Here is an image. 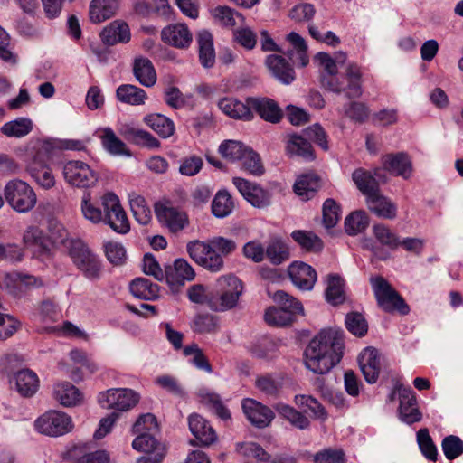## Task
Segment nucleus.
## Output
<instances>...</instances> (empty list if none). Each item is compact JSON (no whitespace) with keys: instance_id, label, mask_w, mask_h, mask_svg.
Wrapping results in <instances>:
<instances>
[{"instance_id":"1","label":"nucleus","mask_w":463,"mask_h":463,"mask_svg":"<svg viewBox=\"0 0 463 463\" xmlns=\"http://www.w3.org/2000/svg\"><path fill=\"white\" fill-rule=\"evenodd\" d=\"M344 340L333 329L321 330L308 344L304 354L306 367L317 374H326L341 360Z\"/></svg>"},{"instance_id":"2","label":"nucleus","mask_w":463,"mask_h":463,"mask_svg":"<svg viewBox=\"0 0 463 463\" xmlns=\"http://www.w3.org/2000/svg\"><path fill=\"white\" fill-rule=\"evenodd\" d=\"M83 217L93 224L104 223L115 232L126 234L130 230V223L119 198L111 192L100 196L99 204L91 201L89 192L83 194L80 202Z\"/></svg>"},{"instance_id":"3","label":"nucleus","mask_w":463,"mask_h":463,"mask_svg":"<svg viewBox=\"0 0 463 463\" xmlns=\"http://www.w3.org/2000/svg\"><path fill=\"white\" fill-rule=\"evenodd\" d=\"M315 61L324 70L320 77L323 88L337 94L344 93L350 99L362 96V71L357 64L349 63L346 66L345 79L348 83L345 85L338 77L335 61L328 53L323 52L317 53Z\"/></svg>"},{"instance_id":"4","label":"nucleus","mask_w":463,"mask_h":463,"mask_svg":"<svg viewBox=\"0 0 463 463\" xmlns=\"http://www.w3.org/2000/svg\"><path fill=\"white\" fill-rule=\"evenodd\" d=\"M237 248L233 240L213 237L207 241L194 240L186 245L190 258L199 266L211 272H220L224 268V258Z\"/></svg>"},{"instance_id":"5","label":"nucleus","mask_w":463,"mask_h":463,"mask_svg":"<svg viewBox=\"0 0 463 463\" xmlns=\"http://www.w3.org/2000/svg\"><path fill=\"white\" fill-rule=\"evenodd\" d=\"M216 294L207 301L209 307L216 312L234 308L242 295V282L233 274L220 276L215 282Z\"/></svg>"},{"instance_id":"6","label":"nucleus","mask_w":463,"mask_h":463,"mask_svg":"<svg viewBox=\"0 0 463 463\" xmlns=\"http://www.w3.org/2000/svg\"><path fill=\"white\" fill-rule=\"evenodd\" d=\"M52 149V146L49 141H38L33 146L35 154L26 167L31 177L43 189H50L55 184L52 171L46 164Z\"/></svg>"},{"instance_id":"7","label":"nucleus","mask_w":463,"mask_h":463,"mask_svg":"<svg viewBox=\"0 0 463 463\" xmlns=\"http://www.w3.org/2000/svg\"><path fill=\"white\" fill-rule=\"evenodd\" d=\"M67 250L72 262L87 279L91 280L99 279L101 273L100 261L83 241L71 239L68 242Z\"/></svg>"},{"instance_id":"8","label":"nucleus","mask_w":463,"mask_h":463,"mask_svg":"<svg viewBox=\"0 0 463 463\" xmlns=\"http://www.w3.org/2000/svg\"><path fill=\"white\" fill-rule=\"evenodd\" d=\"M370 283L377 303L383 311L388 313L397 311L402 315L409 313V306L383 277H372Z\"/></svg>"},{"instance_id":"9","label":"nucleus","mask_w":463,"mask_h":463,"mask_svg":"<svg viewBox=\"0 0 463 463\" xmlns=\"http://www.w3.org/2000/svg\"><path fill=\"white\" fill-rule=\"evenodd\" d=\"M8 204L18 213H27L36 204L37 197L33 189L20 179L9 181L4 189Z\"/></svg>"},{"instance_id":"10","label":"nucleus","mask_w":463,"mask_h":463,"mask_svg":"<svg viewBox=\"0 0 463 463\" xmlns=\"http://www.w3.org/2000/svg\"><path fill=\"white\" fill-rule=\"evenodd\" d=\"M140 395L128 388H112L99 393L98 402L105 410L127 411L139 402Z\"/></svg>"},{"instance_id":"11","label":"nucleus","mask_w":463,"mask_h":463,"mask_svg":"<svg viewBox=\"0 0 463 463\" xmlns=\"http://www.w3.org/2000/svg\"><path fill=\"white\" fill-rule=\"evenodd\" d=\"M35 430L49 437H59L73 429L71 418L64 412L49 411L34 421Z\"/></svg>"},{"instance_id":"12","label":"nucleus","mask_w":463,"mask_h":463,"mask_svg":"<svg viewBox=\"0 0 463 463\" xmlns=\"http://www.w3.org/2000/svg\"><path fill=\"white\" fill-rule=\"evenodd\" d=\"M154 210L158 222L172 233H178L189 225L186 213L175 207L168 200L156 202Z\"/></svg>"},{"instance_id":"13","label":"nucleus","mask_w":463,"mask_h":463,"mask_svg":"<svg viewBox=\"0 0 463 463\" xmlns=\"http://www.w3.org/2000/svg\"><path fill=\"white\" fill-rule=\"evenodd\" d=\"M156 416L146 413V463H164L168 453L167 444L162 440Z\"/></svg>"},{"instance_id":"14","label":"nucleus","mask_w":463,"mask_h":463,"mask_svg":"<svg viewBox=\"0 0 463 463\" xmlns=\"http://www.w3.org/2000/svg\"><path fill=\"white\" fill-rule=\"evenodd\" d=\"M67 183L76 187H90L98 182L99 175L82 161L72 160L63 165Z\"/></svg>"},{"instance_id":"15","label":"nucleus","mask_w":463,"mask_h":463,"mask_svg":"<svg viewBox=\"0 0 463 463\" xmlns=\"http://www.w3.org/2000/svg\"><path fill=\"white\" fill-rule=\"evenodd\" d=\"M352 179L365 199L380 191V184L387 182V177L381 167L374 168L373 172L358 168L352 174Z\"/></svg>"},{"instance_id":"16","label":"nucleus","mask_w":463,"mask_h":463,"mask_svg":"<svg viewBox=\"0 0 463 463\" xmlns=\"http://www.w3.org/2000/svg\"><path fill=\"white\" fill-rule=\"evenodd\" d=\"M233 184L243 198L256 208H265L271 203L270 194L255 183L241 177H234Z\"/></svg>"},{"instance_id":"17","label":"nucleus","mask_w":463,"mask_h":463,"mask_svg":"<svg viewBox=\"0 0 463 463\" xmlns=\"http://www.w3.org/2000/svg\"><path fill=\"white\" fill-rule=\"evenodd\" d=\"M288 272L291 282L301 290H311L317 279L316 270L302 261L290 264Z\"/></svg>"},{"instance_id":"18","label":"nucleus","mask_w":463,"mask_h":463,"mask_svg":"<svg viewBox=\"0 0 463 463\" xmlns=\"http://www.w3.org/2000/svg\"><path fill=\"white\" fill-rule=\"evenodd\" d=\"M161 40L178 49L188 48L193 41V34L185 24H174L161 31Z\"/></svg>"},{"instance_id":"19","label":"nucleus","mask_w":463,"mask_h":463,"mask_svg":"<svg viewBox=\"0 0 463 463\" xmlns=\"http://www.w3.org/2000/svg\"><path fill=\"white\" fill-rule=\"evenodd\" d=\"M241 406L247 419L258 428L267 427L274 418L269 407L253 399H244Z\"/></svg>"},{"instance_id":"20","label":"nucleus","mask_w":463,"mask_h":463,"mask_svg":"<svg viewBox=\"0 0 463 463\" xmlns=\"http://www.w3.org/2000/svg\"><path fill=\"white\" fill-rule=\"evenodd\" d=\"M358 363L361 372L369 383H376L381 371L380 354L373 347H366L359 354Z\"/></svg>"},{"instance_id":"21","label":"nucleus","mask_w":463,"mask_h":463,"mask_svg":"<svg viewBox=\"0 0 463 463\" xmlns=\"http://www.w3.org/2000/svg\"><path fill=\"white\" fill-rule=\"evenodd\" d=\"M248 104L267 122L276 124L283 117V112L278 103L269 98H249Z\"/></svg>"},{"instance_id":"22","label":"nucleus","mask_w":463,"mask_h":463,"mask_svg":"<svg viewBox=\"0 0 463 463\" xmlns=\"http://www.w3.org/2000/svg\"><path fill=\"white\" fill-rule=\"evenodd\" d=\"M400 397V418L407 424L418 422L421 414L417 408L414 392L411 388H398Z\"/></svg>"},{"instance_id":"23","label":"nucleus","mask_w":463,"mask_h":463,"mask_svg":"<svg viewBox=\"0 0 463 463\" xmlns=\"http://www.w3.org/2000/svg\"><path fill=\"white\" fill-rule=\"evenodd\" d=\"M382 170L407 179L412 172L411 162L405 153L388 154L382 157Z\"/></svg>"},{"instance_id":"24","label":"nucleus","mask_w":463,"mask_h":463,"mask_svg":"<svg viewBox=\"0 0 463 463\" xmlns=\"http://www.w3.org/2000/svg\"><path fill=\"white\" fill-rule=\"evenodd\" d=\"M365 202L369 211L379 218L393 220L397 217V204L380 191L366 198Z\"/></svg>"},{"instance_id":"25","label":"nucleus","mask_w":463,"mask_h":463,"mask_svg":"<svg viewBox=\"0 0 463 463\" xmlns=\"http://www.w3.org/2000/svg\"><path fill=\"white\" fill-rule=\"evenodd\" d=\"M190 431L201 445L209 446L216 441L217 435L209 422L199 414L188 418Z\"/></svg>"},{"instance_id":"26","label":"nucleus","mask_w":463,"mask_h":463,"mask_svg":"<svg viewBox=\"0 0 463 463\" xmlns=\"http://www.w3.org/2000/svg\"><path fill=\"white\" fill-rule=\"evenodd\" d=\"M265 64L271 75L279 82L288 85L295 80L293 68L282 56L276 54L268 55Z\"/></svg>"},{"instance_id":"27","label":"nucleus","mask_w":463,"mask_h":463,"mask_svg":"<svg viewBox=\"0 0 463 463\" xmlns=\"http://www.w3.org/2000/svg\"><path fill=\"white\" fill-rule=\"evenodd\" d=\"M196 42L198 45V58L200 64L204 69L213 68L215 64L216 53L212 33L206 30L198 32L196 35Z\"/></svg>"},{"instance_id":"28","label":"nucleus","mask_w":463,"mask_h":463,"mask_svg":"<svg viewBox=\"0 0 463 463\" xmlns=\"http://www.w3.org/2000/svg\"><path fill=\"white\" fill-rule=\"evenodd\" d=\"M100 139L104 150L113 156H130L131 153L127 145L116 135L114 130L109 128H101L99 129Z\"/></svg>"},{"instance_id":"29","label":"nucleus","mask_w":463,"mask_h":463,"mask_svg":"<svg viewBox=\"0 0 463 463\" xmlns=\"http://www.w3.org/2000/svg\"><path fill=\"white\" fill-rule=\"evenodd\" d=\"M100 37L105 44L110 46L119 43H128L130 40L129 27L122 21H113L104 27Z\"/></svg>"},{"instance_id":"30","label":"nucleus","mask_w":463,"mask_h":463,"mask_svg":"<svg viewBox=\"0 0 463 463\" xmlns=\"http://www.w3.org/2000/svg\"><path fill=\"white\" fill-rule=\"evenodd\" d=\"M118 9V0H91L90 19L94 24L102 23L114 16Z\"/></svg>"},{"instance_id":"31","label":"nucleus","mask_w":463,"mask_h":463,"mask_svg":"<svg viewBox=\"0 0 463 463\" xmlns=\"http://www.w3.org/2000/svg\"><path fill=\"white\" fill-rule=\"evenodd\" d=\"M219 109L230 118L250 120L253 118L250 106L233 98H223L218 102Z\"/></svg>"},{"instance_id":"32","label":"nucleus","mask_w":463,"mask_h":463,"mask_svg":"<svg viewBox=\"0 0 463 463\" xmlns=\"http://www.w3.org/2000/svg\"><path fill=\"white\" fill-rule=\"evenodd\" d=\"M53 396L64 407L75 406L82 398L79 389L68 382L56 383L53 386Z\"/></svg>"},{"instance_id":"33","label":"nucleus","mask_w":463,"mask_h":463,"mask_svg":"<svg viewBox=\"0 0 463 463\" xmlns=\"http://www.w3.org/2000/svg\"><path fill=\"white\" fill-rule=\"evenodd\" d=\"M14 381L17 392L24 397L33 396L39 387L37 374L29 369L18 371L14 376Z\"/></svg>"},{"instance_id":"34","label":"nucleus","mask_w":463,"mask_h":463,"mask_svg":"<svg viewBox=\"0 0 463 463\" xmlns=\"http://www.w3.org/2000/svg\"><path fill=\"white\" fill-rule=\"evenodd\" d=\"M195 272L189 262L184 259H177L174 262L173 269L167 275V280L173 285H184L186 281L194 279Z\"/></svg>"},{"instance_id":"35","label":"nucleus","mask_w":463,"mask_h":463,"mask_svg":"<svg viewBox=\"0 0 463 463\" xmlns=\"http://www.w3.org/2000/svg\"><path fill=\"white\" fill-rule=\"evenodd\" d=\"M286 150L288 154L301 156L306 160H312L315 157L309 142L297 134L287 135Z\"/></svg>"},{"instance_id":"36","label":"nucleus","mask_w":463,"mask_h":463,"mask_svg":"<svg viewBox=\"0 0 463 463\" xmlns=\"http://www.w3.org/2000/svg\"><path fill=\"white\" fill-rule=\"evenodd\" d=\"M320 186L318 176L313 173L300 175L295 184L294 192L303 200L310 199Z\"/></svg>"},{"instance_id":"37","label":"nucleus","mask_w":463,"mask_h":463,"mask_svg":"<svg viewBox=\"0 0 463 463\" xmlns=\"http://www.w3.org/2000/svg\"><path fill=\"white\" fill-rule=\"evenodd\" d=\"M375 240L390 250H395L400 247V237L387 225L374 224L372 228Z\"/></svg>"},{"instance_id":"38","label":"nucleus","mask_w":463,"mask_h":463,"mask_svg":"<svg viewBox=\"0 0 463 463\" xmlns=\"http://www.w3.org/2000/svg\"><path fill=\"white\" fill-rule=\"evenodd\" d=\"M287 40L290 43L293 50L290 53L291 59L295 63L301 67L307 65L309 59L307 53V46L304 38L298 33L291 32L287 36Z\"/></svg>"},{"instance_id":"39","label":"nucleus","mask_w":463,"mask_h":463,"mask_svg":"<svg viewBox=\"0 0 463 463\" xmlns=\"http://www.w3.org/2000/svg\"><path fill=\"white\" fill-rule=\"evenodd\" d=\"M326 284V300L333 305L343 303L345 300L344 279L337 274H330L327 276Z\"/></svg>"},{"instance_id":"40","label":"nucleus","mask_w":463,"mask_h":463,"mask_svg":"<svg viewBox=\"0 0 463 463\" xmlns=\"http://www.w3.org/2000/svg\"><path fill=\"white\" fill-rule=\"evenodd\" d=\"M116 96L120 102L133 106L143 104L145 100L144 90L131 84L118 87Z\"/></svg>"},{"instance_id":"41","label":"nucleus","mask_w":463,"mask_h":463,"mask_svg":"<svg viewBox=\"0 0 463 463\" xmlns=\"http://www.w3.org/2000/svg\"><path fill=\"white\" fill-rule=\"evenodd\" d=\"M291 237L302 249L307 251H320L324 246L322 240L312 232L294 231Z\"/></svg>"},{"instance_id":"42","label":"nucleus","mask_w":463,"mask_h":463,"mask_svg":"<svg viewBox=\"0 0 463 463\" xmlns=\"http://www.w3.org/2000/svg\"><path fill=\"white\" fill-rule=\"evenodd\" d=\"M369 225V218L364 211H355L345 220V229L348 235L354 236L364 232Z\"/></svg>"},{"instance_id":"43","label":"nucleus","mask_w":463,"mask_h":463,"mask_svg":"<svg viewBox=\"0 0 463 463\" xmlns=\"http://www.w3.org/2000/svg\"><path fill=\"white\" fill-rule=\"evenodd\" d=\"M278 413L288 420L292 426L299 430H305L309 426L308 419L293 407L280 403L276 407Z\"/></svg>"},{"instance_id":"44","label":"nucleus","mask_w":463,"mask_h":463,"mask_svg":"<svg viewBox=\"0 0 463 463\" xmlns=\"http://www.w3.org/2000/svg\"><path fill=\"white\" fill-rule=\"evenodd\" d=\"M32 121L26 118H19L3 125L1 131L7 137H22L31 132Z\"/></svg>"},{"instance_id":"45","label":"nucleus","mask_w":463,"mask_h":463,"mask_svg":"<svg viewBox=\"0 0 463 463\" xmlns=\"http://www.w3.org/2000/svg\"><path fill=\"white\" fill-rule=\"evenodd\" d=\"M146 125L164 138L169 137L175 131L174 123L161 114H152L147 116Z\"/></svg>"},{"instance_id":"46","label":"nucleus","mask_w":463,"mask_h":463,"mask_svg":"<svg viewBox=\"0 0 463 463\" xmlns=\"http://www.w3.org/2000/svg\"><path fill=\"white\" fill-rule=\"evenodd\" d=\"M184 354L190 357L189 362L197 369L208 373H213L212 365L198 345L193 344L185 346L184 348Z\"/></svg>"},{"instance_id":"47","label":"nucleus","mask_w":463,"mask_h":463,"mask_svg":"<svg viewBox=\"0 0 463 463\" xmlns=\"http://www.w3.org/2000/svg\"><path fill=\"white\" fill-rule=\"evenodd\" d=\"M417 443L422 455L430 461H437L438 449L434 444L428 429H420L417 432Z\"/></svg>"},{"instance_id":"48","label":"nucleus","mask_w":463,"mask_h":463,"mask_svg":"<svg viewBox=\"0 0 463 463\" xmlns=\"http://www.w3.org/2000/svg\"><path fill=\"white\" fill-rule=\"evenodd\" d=\"M295 403L298 407L306 408L305 412L309 411L316 419L325 420L326 418L325 408L312 396L303 394L296 395Z\"/></svg>"},{"instance_id":"49","label":"nucleus","mask_w":463,"mask_h":463,"mask_svg":"<svg viewBox=\"0 0 463 463\" xmlns=\"http://www.w3.org/2000/svg\"><path fill=\"white\" fill-rule=\"evenodd\" d=\"M234 207L232 196L226 191L216 194L213 203L212 212L214 216L223 218L229 215Z\"/></svg>"},{"instance_id":"50","label":"nucleus","mask_w":463,"mask_h":463,"mask_svg":"<svg viewBox=\"0 0 463 463\" xmlns=\"http://www.w3.org/2000/svg\"><path fill=\"white\" fill-rule=\"evenodd\" d=\"M273 298L280 305V307L288 311L293 318L296 315H300L304 312L302 304L285 291L279 290L275 292Z\"/></svg>"},{"instance_id":"51","label":"nucleus","mask_w":463,"mask_h":463,"mask_svg":"<svg viewBox=\"0 0 463 463\" xmlns=\"http://www.w3.org/2000/svg\"><path fill=\"white\" fill-rule=\"evenodd\" d=\"M265 255L273 265H279L288 260L289 250L285 243L276 240L269 243Z\"/></svg>"},{"instance_id":"52","label":"nucleus","mask_w":463,"mask_h":463,"mask_svg":"<svg viewBox=\"0 0 463 463\" xmlns=\"http://www.w3.org/2000/svg\"><path fill=\"white\" fill-rule=\"evenodd\" d=\"M340 206L339 204L331 198L326 199L322 207L323 213V225L326 229H331L335 227L340 219Z\"/></svg>"},{"instance_id":"53","label":"nucleus","mask_w":463,"mask_h":463,"mask_svg":"<svg viewBox=\"0 0 463 463\" xmlns=\"http://www.w3.org/2000/svg\"><path fill=\"white\" fill-rule=\"evenodd\" d=\"M213 17L218 20L223 26L232 27L237 24L238 21H243V16L228 6H217L213 9Z\"/></svg>"},{"instance_id":"54","label":"nucleus","mask_w":463,"mask_h":463,"mask_svg":"<svg viewBox=\"0 0 463 463\" xmlns=\"http://www.w3.org/2000/svg\"><path fill=\"white\" fill-rule=\"evenodd\" d=\"M48 237L54 245H64L66 249L71 241L64 225L55 219L48 222Z\"/></svg>"},{"instance_id":"55","label":"nucleus","mask_w":463,"mask_h":463,"mask_svg":"<svg viewBox=\"0 0 463 463\" xmlns=\"http://www.w3.org/2000/svg\"><path fill=\"white\" fill-rule=\"evenodd\" d=\"M441 449L448 460H453L463 454V440L456 435H449L441 441Z\"/></svg>"},{"instance_id":"56","label":"nucleus","mask_w":463,"mask_h":463,"mask_svg":"<svg viewBox=\"0 0 463 463\" xmlns=\"http://www.w3.org/2000/svg\"><path fill=\"white\" fill-rule=\"evenodd\" d=\"M247 146L241 142L235 140H225L219 146L220 154L231 161H240Z\"/></svg>"},{"instance_id":"57","label":"nucleus","mask_w":463,"mask_h":463,"mask_svg":"<svg viewBox=\"0 0 463 463\" xmlns=\"http://www.w3.org/2000/svg\"><path fill=\"white\" fill-rule=\"evenodd\" d=\"M345 326L350 333L360 337L365 335L368 331L367 321L362 314L357 312L346 315Z\"/></svg>"},{"instance_id":"58","label":"nucleus","mask_w":463,"mask_h":463,"mask_svg":"<svg viewBox=\"0 0 463 463\" xmlns=\"http://www.w3.org/2000/svg\"><path fill=\"white\" fill-rule=\"evenodd\" d=\"M316 14V8L312 4L300 3L293 6L288 17L296 23H309L312 21Z\"/></svg>"},{"instance_id":"59","label":"nucleus","mask_w":463,"mask_h":463,"mask_svg":"<svg viewBox=\"0 0 463 463\" xmlns=\"http://www.w3.org/2000/svg\"><path fill=\"white\" fill-rule=\"evenodd\" d=\"M240 161H241L243 169L249 174L260 175L264 172L259 155L248 147Z\"/></svg>"},{"instance_id":"60","label":"nucleus","mask_w":463,"mask_h":463,"mask_svg":"<svg viewBox=\"0 0 463 463\" xmlns=\"http://www.w3.org/2000/svg\"><path fill=\"white\" fill-rule=\"evenodd\" d=\"M265 321L271 326H284L291 324L294 318L288 312L279 307H269L265 312Z\"/></svg>"},{"instance_id":"61","label":"nucleus","mask_w":463,"mask_h":463,"mask_svg":"<svg viewBox=\"0 0 463 463\" xmlns=\"http://www.w3.org/2000/svg\"><path fill=\"white\" fill-rule=\"evenodd\" d=\"M118 133L130 143L145 144V130L136 126L134 122L122 124L118 128Z\"/></svg>"},{"instance_id":"62","label":"nucleus","mask_w":463,"mask_h":463,"mask_svg":"<svg viewBox=\"0 0 463 463\" xmlns=\"http://www.w3.org/2000/svg\"><path fill=\"white\" fill-rule=\"evenodd\" d=\"M238 451L246 458H256L261 462H268L270 456L261 446L254 442H245L237 445Z\"/></svg>"},{"instance_id":"63","label":"nucleus","mask_w":463,"mask_h":463,"mask_svg":"<svg viewBox=\"0 0 463 463\" xmlns=\"http://www.w3.org/2000/svg\"><path fill=\"white\" fill-rule=\"evenodd\" d=\"M343 113L355 122H364L369 117V109L363 102L353 101L345 105Z\"/></svg>"},{"instance_id":"64","label":"nucleus","mask_w":463,"mask_h":463,"mask_svg":"<svg viewBox=\"0 0 463 463\" xmlns=\"http://www.w3.org/2000/svg\"><path fill=\"white\" fill-rule=\"evenodd\" d=\"M315 463H345V453L338 449H326L314 456Z\"/></svg>"}]
</instances>
